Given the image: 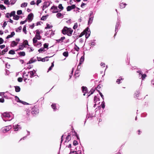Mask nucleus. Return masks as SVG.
<instances>
[{
  "instance_id": "c9c22d12",
  "label": "nucleus",
  "mask_w": 154,
  "mask_h": 154,
  "mask_svg": "<svg viewBox=\"0 0 154 154\" xmlns=\"http://www.w3.org/2000/svg\"><path fill=\"white\" fill-rule=\"evenodd\" d=\"M9 54H15V52L14 50H11L9 51Z\"/></svg>"
},
{
  "instance_id": "f03ea898",
  "label": "nucleus",
  "mask_w": 154,
  "mask_h": 154,
  "mask_svg": "<svg viewBox=\"0 0 154 154\" xmlns=\"http://www.w3.org/2000/svg\"><path fill=\"white\" fill-rule=\"evenodd\" d=\"M72 32L73 30L71 28H68L66 27H65L62 30L63 34H67L69 36L72 35Z\"/></svg>"
},
{
  "instance_id": "603ef678",
  "label": "nucleus",
  "mask_w": 154,
  "mask_h": 154,
  "mask_svg": "<svg viewBox=\"0 0 154 154\" xmlns=\"http://www.w3.org/2000/svg\"><path fill=\"white\" fill-rule=\"evenodd\" d=\"M122 80V78L119 79L117 80L116 82L118 84H119L120 82Z\"/></svg>"
},
{
  "instance_id": "2f4dec72",
  "label": "nucleus",
  "mask_w": 154,
  "mask_h": 154,
  "mask_svg": "<svg viewBox=\"0 0 154 154\" xmlns=\"http://www.w3.org/2000/svg\"><path fill=\"white\" fill-rule=\"evenodd\" d=\"M27 5V3L24 2L21 5V7L22 8H24L25 7H26Z\"/></svg>"
},
{
  "instance_id": "9b49d317",
  "label": "nucleus",
  "mask_w": 154,
  "mask_h": 154,
  "mask_svg": "<svg viewBox=\"0 0 154 154\" xmlns=\"http://www.w3.org/2000/svg\"><path fill=\"white\" fill-rule=\"evenodd\" d=\"M82 92L84 93L83 95L85 96V94L87 93L88 91L87 88L85 87H82Z\"/></svg>"
},
{
  "instance_id": "ea45409f",
  "label": "nucleus",
  "mask_w": 154,
  "mask_h": 154,
  "mask_svg": "<svg viewBox=\"0 0 154 154\" xmlns=\"http://www.w3.org/2000/svg\"><path fill=\"white\" fill-rule=\"evenodd\" d=\"M0 8L1 10H3L6 9V8L3 5H0Z\"/></svg>"
},
{
  "instance_id": "052dcab7",
  "label": "nucleus",
  "mask_w": 154,
  "mask_h": 154,
  "mask_svg": "<svg viewBox=\"0 0 154 154\" xmlns=\"http://www.w3.org/2000/svg\"><path fill=\"white\" fill-rule=\"evenodd\" d=\"M35 4V3L34 1H32L30 3V4L31 5H34Z\"/></svg>"
},
{
  "instance_id": "09e8293b",
  "label": "nucleus",
  "mask_w": 154,
  "mask_h": 154,
  "mask_svg": "<svg viewBox=\"0 0 154 154\" xmlns=\"http://www.w3.org/2000/svg\"><path fill=\"white\" fill-rule=\"evenodd\" d=\"M102 107L103 109H104L105 107V102L104 101L102 102L101 103Z\"/></svg>"
},
{
  "instance_id": "0eeeda50",
  "label": "nucleus",
  "mask_w": 154,
  "mask_h": 154,
  "mask_svg": "<svg viewBox=\"0 0 154 154\" xmlns=\"http://www.w3.org/2000/svg\"><path fill=\"white\" fill-rule=\"evenodd\" d=\"M53 9V11H52L53 13H57L59 11H59L57 7L55 6H52L50 10Z\"/></svg>"
},
{
  "instance_id": "7c9ffc66",
  "label": "nucleus",
  "mask_w": 154,
  "mask_h": 154,
  "mask_svg": "<svg viewBox=\"0 0 154 154\" xmlns=\"http://www.w3.org/2000/svg\"><path fill=\"white\" fill-rule=\"evenodd\" d=\"M15 91L17 92H19L20 91V88L19 86L15 87Z\"/></svg>"
},
{
  "instance_id": "b1692460",
  "label": "nucleus",
  "mask_w": 154,
  "mask_h": 154,
  "mask_svg": "<svg viewBox=\"0 0 154 154\" xmlns=\"http://www.w3.org/2000/svg\"><path fill=\"white\" fill-rule=\"evenodd\" d=\"M23 45L26 47V45L29 46L28 44V41L26 40H25L23 42Z\"/></svg>"
},
{
  "instance_id": "5fc2aeb1",
  "label": "nucleus",
  "mask_w": 154,
  "mask_h": 154,
  "mask_svg": "<svg viewBox=\"0 0 154 154\" xmlns=\"http://www.w3.org/2000/svg\"><path fill=\"white\" fill-rule=\"evenodd\" d=\"M17 80L19 82H21L23 81V79L22 78L20 77V78H18V79H17Z\"/></svg>"
},
{
  "instance_id": "a878e982",
  "label": "nucleus",
  "mask_w": 154,
  "mask_h": 154,
  "mask_svg": "<svg viewBox=\"0 0 154 154\" xmlns=\"http://www.w3.org/2000/svg\"><path fill=\"white\" fill-rule=\"evenodd\" d=\"M51 106L52 108L54 109V111L56 110V106L55 104L53 103Z\"/></svg>"
},
{
  "instance_id": "473e14b6",
  "label": "nucleus",
  "mask_w": 154,
  "mask_h": 154,
  "mask_svg": "<svg viewBox=\"0 0 154 154\" xmlns=\"http://www.w3.org/2000/svg\"><path fill=\"white\" fill-rule=\"evenodd\" d=\"M19 16L17 15H15L13 17L14 19L16 20H19Z\"/></svg>"
},
{
  "instance_id": "bf43d9fd",
  "label": "nucleus",
  "mask_w": 154,
  "mask_h": 154,
  "mask_svg": "<svg viewBox=\"0 0 154 154\" xmlns=\"http://www.w3.org/2000/svg\"><path fill=\"white\" fill-rule=\"evenodd\" d=\"M4 42V40L3 39L1 38H0V44H1L2 43H3Z\"/></svg>"
},
{
  "instance_id": "4c0bfd02",
  "label": "nucleus",
  "mask_w": 154,
  "mask_h": 154,
  "mask_svg": "<svg viewBox=\"0 0 154 154\" xmlns=\"http://www.w3.org/2000/svg\"><path fill=\"white\" fill-rule=\"evenodd\" d=\"M119 23H117L116 26L115 32H116L118 30V27L119 26Z\"/></svg>"
},
{
  "instance_id": "9d476101",
  "label": "nucleus",
  "mask_w": 154,
  "mask_h": 154,
  "mask_svg": "<svg viewBox=\"0 0 154 154\" xmlns=\"http://www.w3.org/2000/svg\"><path fill=\"white\" fill-rule=\"evenodd\" d=\"M36 71L35 70H33L32 71H30L28 73V74H30V77L32 78L33 77L34 75H35Z\"/></svg>"
},
{
  "instance_id": "dca6fc26",
  "label": "nucleus",
  "mask_w": 154,
  "mask_h": 154,
  "mask_svg": "<svg viewBox=\"0 0 154 154\" xmlns=\"http://www.w3.org/2000/svg\"><path fill=\"white\" fill-rule=\"evenodd\" d=\"M57 17L59 18H63V14L60 13H58L56 14Z\"/></svg>"
},
{
  "instance_id": "49530a36",
  "label": "nucleus",
  "mask_w": 154,
  "mask_h": 154,
  "mask_svg": "<svg viewBox=\"0 0 154 154\" xmlns=\"http://www.w3.org/2000/svg\"><path fill=\"white\" fill-rule=\"evenodd\" d=\"M50 5V4L49 3H48V4H45L43 6V8H48V6H49Z\"/></svg>"
},
{
  "instance_id": "7ed1b4c3",
  "label": "nucleus",
  "mask_w": 154,
  "mask_h": 154,
  "mask_svg": "<svg viewBox=\"0 0 154 154\" xmlns=\"http://www.w3.org/2000/svg\"><path fill=\"white\" fill-rule=\"evenodd\" d=\"M11 113V112H4L2 115V118H3V120L5 121H6L8 120H5V118H9L11 117L10 114Z\"/></svg>"
},
{
  "instance_id": "680f3d73",
  "label": "nucleus",
  "mask_w": 154,
  "mask_h": 154,
  "mask_svg": "<svg viewBox=\"0 0 154 154\" xmlns=\"http://www.w3.org/2000/svg\"><path fill=\"white\" fill-rule=\"evenodd\" d=\"M7 25V23H6V22L5 21L4 22V23H3L2 27L4 28Z\"/></svg>"
},
{
  "instance_id": "72a5a7b5",
  "label": "nucleus",
  "mask_w": 154,
  "mask_h": 154,
  "mask_svg": "<svg viewBox=\"0 0 154 154\" xmlns=\"http://www.w3.org/2000/svg\"><path fill=\"white\" fill-rule=\"evenodd\" d=\"M94 91V89H91L88 93V94H89L88 95V97L91 94H92L93 93Z\"/></svg>"
},
{
  "instance_id": "13d9d810",
  "label": "nucleus",
  "mask_w": 154,
  "mask_h": 154,
  "mask_svg": "<svg viewBox=\"0 0 154 154\" xmlns=\"http://www.w3.org/2000/svg\"><path fill=\"white\" fill-rule=\"evenodd\" d=\"M4 3L6 5H8L9 4V1L8 0H5Z\"/></svg>"
},
{
  "instance_id": "f3484780",
  "label": "nucleus",
  "mask_w": 154,
  "mask_h": 154,
  "mask_svg": "<svg viewBox=\"0 0 154 154\" xmlns=\"http://www.w3.org/2000/svg\"><path fill=\"white\" fill-rule=\"evenodd\" d=\"M15 35V33L14 32H11V34L8 35L6 37L7 39H8L13 37Z\"/></svg>"
},
{
  "instance_id": "0e129e2a",
  "label": "nucleus",
  "mask_w": 154,
  "mask_h": 154,
  "mask_svg": "<svg viewBox=\"0 0 154 154\" xmlns=\"http://www.w3.org/2000/svg\"><path fill=\"white\" fill-rule=\"evenodd\" d=\"M34 24L33 23L32 25L30 26L29 27L31 29H33L34 28Z\"/></svg>"
},
{
  "instance_id": "a19ab883",
  "label": "nucleus",
  "mask_w": 154,
  "mask_h": 154,
  "mask_svg": "<svg viewBox=\"0 0 154 154\" xmlns=\"http://www.w3.org/2000/svg\"><path fill=\"white\" fill-rule=\"evenodd\" d=\"M22 29V27L20 26L16 29V31L17 32H20Z\"/></svg>"
},
{
  "instance_id": "f8f14e48",
  "label": "nucleus",
  "mask_w": 154,
  "mask_h": 154,
  "mask_svg": "<svg viewBox=\"0 0 154 154\" xmlns=\"http://www.w3.org/2000/svg\"><path fill=\"white\" fill-rule=\"evenodd\" d=\"M39 112L38 109H32V114H35V115L38 114Z\"/></svg>"
},
{
  "instance_id": "c03bdc74",
  "label": "nucleus",
  "mask_w": 154,
  "mask_h": 154,
  "mask_svg": "<svg viewBox=\"0 0 154 154\" xmlns=\"http://www.w3.org/2000/svg\"><path fill=\"white\" fill-rule=\"evenodd\" d=\"M10 14V15L11 16H14L15 15V11H12Z\"/></svg>"
},
{
  "instance_id": "39448f33",
  "label": "nucleus",
  "mask_w": 154,
  "mask_h": 154,
  "mask_svg": "<svg viewBox=\"0 0 154 154\" xmlns=\"http://www.w3.org/2000/svg\"><path fill=\"white\" fill-rule=\"evenodd\" d=\"M12 128L11 125H8L2 128V131L3 133H6Z\"/></svg>"
},
{
  "instance_id": "37998d69",
  "label": "nucleus",
  "mask_w": 154,
  "mask_h": 154,
  "mask_svg": "<svg viewBox=\"0 0 154 154\" xmlns=\"http://www.w3.org/2000/svg\"><path fill=\"white\" fill-rule=\"evenodd\" d=\"M54 66V63H53V62L51 64V66H50L49 68L48 69V72L49 71H50L52 69V68Z\"/></svg>"
},
{
  "instance_id": "e433bc0d",
  "label": "nucleus",
  "mask_w": 154,
  "mask_h": 154,
  "mask_svg": "<svg viewBox=\"0 0 154 154\" xmlns=\"http://www.w3.org/2000/svg\"><path fill=\"white\" fill-rule=\"evenodd\" d=\"M23 31L24 32L25 34H26V26L25 25L23 28Z\"/></svg>"
},
{
  "instance_id": "f257e3e1",
  "label": "nucleus",
  "mask_w": 154,
  "mask_h": 154,
  "mask_svg": "<svg viewBox=\"0 0 154 154\" xmlns=\"http://www.w3.org/2000/svg\"><path fill=\"white\" fill-rule=\"evenodd\" d=\"M36 34L35 37L33 39V44L36 43L37 40H40L41 38V37L40 34L42 33L41 30L37 29L35 31Z\"/></svg>"
},
{
  "instance_id": "774afa93",
  "label": "nucleus",
  "mask_w": 154,
  "mask_h": 154,
  "mask_svg": "<svg viewBox=\"0 0 154 154\" xmlns=\"http://www.w3.org/2000/svg\"><path fill=\"white\" fill-rule=\"evenodd\" d=\"M76 152L75 151H71L69 154H75Z\"/></svg>"
},
{
  "instance_id": "cd10ccee",
  "label": "nucleus",
  "mask_w": 154,
  "mask_h": 154,
  "mask_svg": "<svg viewBox=\"0 0 154 154\" xmlns=\"http://www.w3.org/2000/svg\"><path fill=\"white\" fill-rule=\"evenodd\" d=\"M140 93V92L139 91H137L134 94V96L136 97H138L139 96V94Z\"/></svg>"
},
{
  "instance_id": "a18cd8bd",
  "label": "nucleus",
  "mask_w": 154,
  "mask_h": 154,
  "mask_svg": "<svg viewBox=\"0 0 154 154\" xmlns=\"http://www.w3.org/2000/svg\"><path fill=\"white\" fill-rule=\"evenodd\" d=\"M79 42L80 45H81L83 42V39L82 38H80L79 40Z\"/></svg>"
},
{
  "instance_id": "393cba45",
  "label": "nucleus",
  "mask_w": 154,
  "mask_h": 154,
  "mask_svg": "<svg viewBox=\"0 0 154 154\" xmlns=\"http://www.w3.org/2000/svg\"><path fill=\"white\" fill-rule=\"evenodd\" d=\"M18 54L20 56H24L25 55V53L24 51L18 52Z\"/></svg>"
},
{
  "instance_id": "f704fd0d",
  "label": "nucleus",
  "mask_w": 154,
  "mask_h": 154,
  "mask_svg": "<svg viewBox=\"0 0 154 154\" xmlns=\"http://www.w3.org/2000/svg\"><path fill=\"white\" fill-rule=\"evenodd\" d=\"M66 141H69L71 139V137L70 135H68L66 137Z\"/></svg>"
},
{
  "instance_id": "3c124183",
  "label": "nucleus",
  "mask_w": 154,
  "mask_h": 154,
  "mask_svg": "<svg viewBox=\"0 0 154 154\" xmlns=\"http://www.w3.org/2000/svg\"><path fill=\"white\" fill-rule=\"evenodd\" d=\"M16 1L14 0H11L10 2L11 5H14L15 2Z\"/></svg>"
},
{
  "instance_id": "69168bd1",
  "label": "nucleus",
  "mask_w": 154,
  "mask_h": 154,
  "mask_svg": "<svg viewBox=\"0 0 154 154\" xmlns=\"http://www.w3.org/2000/svg\"><path fill=\"white\" fill-rule=\"evenodd\" d=\"M44 50L43 48H41L39 49L38 50V51L39 53H41Z\"/></svg>"
},
{
  "instance_id": "c85d7f7f",
  "label": "nucleus",
  "mask_w": 154,
  "mask_h": 154,
  "mask_svg": "<svg viewBox=\"0 0 154 154\" xmlns=\"http://www.w3.org/2000/svg\"><path fill=\"white\" fill-rule=\"evenodd\" d=\"M63 55L64 57H67L68 56V51H66L64 52L63 53Z\"/></svg>"
},
{
  "instance_id": "412c9836",
  "label": "nucleus",
  "mask_w": 154,
  "mask_h": 154,
  "mask_svg": "<svg viewBox=\"0 0 154 154\" xmlns=\"http://www.w3.org/2000/svg\"><path fill=\"white\" fill-rule=\"evenodd\" d=\"M65 39V37H62L60 39L57 40V41L58 42H62Z\"/></svg>"
},
{
  "instance_id": "338daca9",
  "label": "nucleus",
  "mask_w": 154,
  "mask_h": 154,
  "mask_svg": "<svg viewBox=\"0 0 154 154\" xmlns=\"http://www.w3.org/2000/svg\"><path fill=\"white\" fill-rule=\"evenodd\" d=\"M26 21H27V20H26L24 21H21L20 23V24H24L25 23H26Z\"/></svg>"
},
{
  "instance_id": "6e6d98bb",
  "label": "nucleus",
  "mask_w": 154,
  "mask_h": 154,
  "mask_svg": "<svg viewBox=\"0 0 154 154\" xmlns=\"http://www.w3.org/2000/svg\"><path fill=\"white\" fill-rule=\"evenodd\" d=\"M6 17L7 18H9V17H11V16L10 15V13H8L6 14Z\"/></svg>"
},
{
  "instance_id": "79ce46f5",
  "label": "nucleus",
  "mask_w": 154,
  "mask_h": 154,
  "mask_svg": "<svg viewBox=\"0 0 154 154\" xmlns=\"http://www.w3.org/2000/svg\"><path fill=\"white\" fill-rule=\"evenodd\" d=\"M78 27V24L77 23H75V24H74V26H73V29H77V28Z\"/></svg>"
},
{
  "instance_id": "c756f323",
  "label": "nucleus",
  "mask_w": 154,
  "mask_h": 154,
  "mask_svg": "<svg viewBox=\"0 0 154 154\" xmlns=\"http://www.w3.org/2000/svg\"><path fill=\"white\" fill-rule=\"evenodd\" d=\"M52 27V25H50L49 24H47V26L45 28V29H50Z\"/></svg>"
},
{
  "instance_id": "ddd939ff",
  "label": "nucleus",
  "mask_w": 154,
  "mask_h": 154,
  "mask_svg": "<svg viewBox=\"0 0 154 154\" xmlns=\"http://www.w3.org/2000/svg\"><path fill=\"white\" fill-rule=\"evenodd\" d=\"M94 16H93L92 17H89V20L88 22V25H90L92 23Z\"/></svg>"
},
{
  "instance_id": "423d86ee",
  "label": "nucleus",
  "mask_w": 154,
  "mask_h": 154,
  "mask_svg": "<svg viewBox=\"0 0 154 154\" xmlns=\"http://www.w3.org/2000/svg\"><path fill=\"white\" fill-rule=\"evenodd\" d=\"M13 128L15 131H20L22 128L20 125L17 124L13 125Z\"/></svg>"
},
{
  "instance_id": "20e7f679",
  "label": "nucleus",
  "mask_w": 154,
  "mask_h": 154,
  "mask_svg": "<svg viewBox=\"0 0 154 154\" xmlns=\"http://www.w3.org/2000/svg\"><path fill=\"white\" fill-rule=\"evenodd\" d=\"M87 32H88V33L89 32V29H88V28H87L84 31V32L81 33L79 36V37H81L85 34H85L86 38H88L90 35V33L88 34V35H87Z\"/></svg>"
},
{
  "instance_id": "5701e85b",
  "label": "nucleus",
  "mask_w": 154,
  "mask_h": 154,
  "mask_svg": "<svg viewBox=\"0 0 154 154\" xmlns=\"http://www.w3.org/2000/svg\"><path fill=\"white\" fill-rule=\"evenodd\" d=\"M46 57L44 58H42L41 59V61L42 62H45V61H48V57Z\"/></svg>"
},
{
  "instance_id": "4be33fe9",
  "label": "nucleus",
  "mask_w": 154,
  "mask_h": 154,
  "mask_svg": "<svg viewBox=\"0 0 154 154\" xmlns=\"http://www.w3.org/2000/svg\"><path fill=\"white\" fill-rule=\"evenodd\" d=\"M126 5V4L125 3H122L120 4V6L121 8H125Z\"/></svg>"
},
{
  "instance_id": "864d4df0",
  "label": "nucleus",
  "mask_w": 154,
  "mask_h": 154,
  "mask_svg": "<svg viewBox=\"0 0 154 154\" xmlns=\"http://www.w3.org/2000/svg\"><path fill=\"white\" fill-rule=\"evenodd\" d=\"M42 2L41 0H37L36 1V5H38L39 4Z\"/></svg>"
},
{
  "instance_id": "aec40b11",
  "label": "nucleus",
  "mask_w": 154,
  "mask_h": 154,
  "mask_svg": "<svg viewBox=\"0 0 154 154\" xmlns=\"http://www.w3.org/2000/svg\"><path fill=\"white\" fill-rule=\"evenodd\" d=\"M33 16V14L32 13H30L29 14L27 17V19L28 20H32V18Z\"/></svg>"
},
{
  "instance_id": "58836bf2",
  "label": "nucleus",
  "mask_w": 154,
  "mask_h": 154,
  "mask_svg": "<svg viewBox=\"0 0 154 154\" xmlns=\"http://www.w3.org/2000/svg\"><path fill=\"white\" fill-rule=\"evenodd\" d=\"M58 8L61 10H62L63 9V7L62 5L61 4H60L58 5Z\"/></svg>"
},
{
  "instance_id": "8fccbe9b",
  "label": "nucleus",
  "mask_w": 154,
  "mask_h": 154,
  "mask_svg": "<svg viewBox=\"0 0 154 154\" xmlns=\"http://www.w3.org/2000/svg\"><path fill=\"white\" fill-rule=\"evenodd\" d=\"M78 144V142L76 140H74L73 142V144L74 146H76Z\"/></svg>"
},
{
  "instance_id": "de8ad7c7",
  "label": "nucleus",
  "mask_w": 154,
  "mask_h": 154,
  "mask_svg": "<svg viewBox=\"0 0 154 154\" xmlns=\"http://www.w3.org/2000/svg\"><path fill=\"white\" fill-rule=\"evenodd\" d=\"M17 14L18 15H20L22 14V11L21 10H18L17 11Z\"/></svg>"
},
{
  "instance_id": "1a4fd4ad",
  "label": "nucleus",
  "mask_w": 154,
  "mask_h": 154,
  "mask_svg": "<svg viewBox=\"0 0 154 154\" xmlns=\"http://www.w3.org/2000/svg\"><path fill=\"white\" fill-rule=\"evenodd\" d=\"M75 5H74L71 6H69L66 8L67 10V11H69L71 10L74 9L75 8Z\"/></svg>"
},
{
  "instance_id": "4d7b16f0",
  "label": "nucleus",
  "mask_w": 154,
  "mask_h": 154,
  "mask_svg": "<svg viewBox=\"0 0 154 154\" xmlns=\"http://www.w3.org/2000/svg\"><path fill=\"white\" fill-rule=\"evenodd\" d=\"M28 49H29V52L31 51H33L34 49H33L32 48H28Z\"/></svg>"
},
{
  "instance_id": "a211bd4d",
  "label": "nucleus",
  "mask_w": 154,
  "mask_h": 154,
  "mask_svg": "<svg viewBox=\"0 0 154 154\" xmlns=\"http://www.w3.org/2000/svg\"><path fill=\"white\" fill-rule=\"evenodd\" d=\"M18 44V42H16L15 41H13L12 42L11 46L12 47H14L17 45Z\"/></svg>"
},
{
  "instance_id": "2eb2a0df",
  "label": "nucleus",
  "mask_w": 154,
  "mask_h": 154,
  "mask_svg": "<svg viewBox=\"0 0 154 154\" xmlns=\"http://www.w3.org/2000/svg\"><path fill=\"white\" fill-rule=\"evenodd\" d=\"M28 75L26 74V73L24 72L23 73V77L24 78V81L25 82H26V80L28 79Z\"/></svg>"
},
{
  "instance_id": "bb28decb",
  "label": "nucleus",
  "mask_w": 154,
  "mask_h": 154,
  "mask_svg": "<svg viewBox=\"0 0 154 154\" xmlns=\"http://www.w3.org/2000/svg\"><path fill=\"white\" fill-rule=\"evenodd\" d=\"M24 47H25L23 45H20L19 46V49H17V50H22L23 49Z\"/></svg>"
},
{
  "instance_id": "4468645a",
  "label": "nucleus",
  "mask_w": 154,
  "mask_h": 154,
  "mask_svg": "<svg viewBox=\"0 0 154 154\" xmlns=\"http://www.w3.org/2000/svg\"><path fill=\"white\" fill-rule=\"evenodd\" d=\"M99 99L96 96H95L94 97V102L95 103H100V102H99ZM96 103L94 106L96 104Z\"/></svg>"
},
{
  "instance_id": "e2e57ef3",
  "label": "nucleus",
  "mask_w": 154,
  "mask_h": 154,
  "mask_svg": "<svg viewBox=\"0 0 154 154\" xmlns=\"http://www.w3.org/2000/svg\"><path fill=\"white\" fill-rule=\"evenodd\" d=\"M100 66L102 67H105V64L104 63H101L100 64Z\"/></svg>"
},
{
  "instance_id": "6ab92c4d",
  "label": "nucleus",
  "mask_w": 154,
  "mask_h": 154,
  "mask_svg": "<svg viewBox=\"0 0 154 154\" xmlns=\"http://www.w3.org/2000/svg\"><path fill=\"white\" fill-rule=\"evenodd\" d=\"M84 56H83L81 57L80 59L79 63H80V64H81L83 63V62H84Z\"/></svg>"
},
{
  "instance_id": "6e6552de",
  "label": "nucleus",
  "mask_w": 154,
  "mask_h": 154,
  "mask_svg": "<svg viewBox=\"0 0 154 154\" xmlns=\"http://www.w3.org/2000/svg\"><path fill=\"white\" fill-rule=\"evenodd\" d=\"M15 98L16 101L18 102L21 103L24 105L26 104H27V103L26 102L21 101V100H20L19 97L17 96H15Z\"/></svg>"
}]
</instances>
